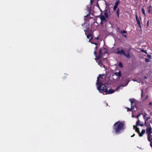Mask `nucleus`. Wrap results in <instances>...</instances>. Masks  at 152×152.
I'll return each mask as SVG.
<instances>
[{
    "instance_id": "43",
    "label": "nucleus",
    "mask_w": 152,
    "mask_h": 152,
    "mask_svg": "<svg viewBox=\"0 0 152 152\" xmlns=\"http://www.w3.org/2000/svg\"><path fill=\"white\" fill-rule=\"evenodd\" d=\"M123 36H124L125 37H126V35H125V34H124L123 35Z\"/></svg>"
},
{
    "instance_id": "41",
    "label": "nucleus",
    "mask_w": 152,
    "mask_h": 152,
    "mask_svg": "<svg viewBox=\"0 0 152 152\" xmlns=\"http://www.w3.org/2000/svg\"><path fill=\"white\" fill-rule=\"evenodd\" d=\"M93 0H91L90 2H91V3H93Z\"/></svg>"
},
{
    "instance_id": "21",
    "label": "nucleus",
    "mask_w": 152,
    "mask_h": 152,
    "mask_svg": "<svg viewBox=\"0 0 152 152\" xmlns=\"http://www.w3.org/2000/svg\"><path fill=\"white\" fill-rule=\"evenodd\" d=\"M119 4V0H118V1H117L115 3V6L117 7L118 5Z\"/></svg>"
},
{
    "instance_id": "9",
    "label": "nucleus",
    "mask_w": 152,
    "mask_h": 152,
    "mask_svg": "<svg viewBox=\"0 0 152 152\" xmlns=\"http://www.w3.org/2000/svg\"><path fill=\"white\" fill-rule=\"evenodd\" d=\"M129 80H128V81H127V83H126V84H125V85H120V86H119L118 87H117V88L115 89V91H117V90H118V89H119L121 87H124V86H127V85H128L129 82Z\"/></svg>"
},
{
    "instance_id": "8",
    "label": "nucleus",
    "mask_w": 152,
    "mask_h": 152,
    "mask_svg": "<svg viewBox=\"0 0 152 152\" xmlns=\"http://www.w3.org/2000/svg\"><path fill=\"white\" fill-rule=\"evenodd\" d=\"M135 17L136 21L137 22V24H138V26L139 27L141 28V23L140 22V20L138 18V15H135Z\"/></svg>"
},
{
    "instance_id": "19",
    "label": "nucleus",
    "mask_w": 152,
    "mask_h": 152,
    "mask_svg": "<svg viewBox=\"0 0 152 152\" xmlns=\"http://www.w3.org/2000/svg\"><path fill=\"white\" fill-rule=\"evenodd\" d=\"M119 8H118L116 11V14L118 18H119Z\"/></svg>"
},
{
    "instance_id": "6",
    "label": "nucleus",
    "mask_w": 152,
    "mask_h": 152,
    "mask_svg": "<svg viewBox=\"0 0 152 152\" xmlns=\"http://www.w3.org/2000/svg\"><path fill=\"white\" fill-rule=\"evenodd\" d=\"M148 116V115L146 113H144L143 117V118L145 119V125H146V122L148 121V120L150 119V118L149 117H147Z\"/></svg>"
},
{
    "instance_id": "32",
    "label": "nucleus",
    "mask_w": 152,
    "mask_h": 152,
    "mask_svg": "<svg viewBox=\"0 0 152 152\" xmlns=\"http://www.w3.org/2000/svg\"><path fill=\"white\" fill-rule=\"evenodd\" d=\"M147 56L148 58H150L151 59H152V58H151V56L150 55L148 54L147 55Z\"/></svg>"
},
{
    "instance_id": "20",
    "label": "nucleus",
    "mask_w": 152,
    "mask_h": 152,
    "mask_svg": "<svg viewBox=\"0 0 152 152\" xmlns=\"http://www.w3.org/2000/svg\"><path fill=\"white\" fill-rule=\"evenodd\" d=\"M141 11H142V13L143 14V15L145 16H146V15L145 13V10L143 8H142L141 9Z\"/></svg>"
},
{
    "instance_id": "35",
    "label": "nucleus",
    "mask_w": 152,
    "mask_h": 152,
    "mask_svg": "<svg viewBox=\"0 0 152 152\" xmlns=\"http://www.w3.org/2000/svg\"><path fill=\"white\" fill-rule=\"evenodd\" d=\"M91 43L92 44H94L96 45H98V44L96 42H91Z\"/></svg>"
},
{
    "instance_id": "1",
    "label": "nucleus",
    "mask_w": 152,
    "mask_h": 152,
    "mask_svg": "<svg viewBox=\"0 0 152 152\" xmlns=\"http://www.w3.org/2000/svg\"><path fill=\"white\" fill-rule=\"evenodd\" d=\"M104 75V74L99 75L97 78L96 85L97 86V89L99 92L103 94L105 93L106 94H112L114 92L115 90L112 89H110L108 91L107 88L109 87V86H109L108 84L102 83L101 81H100L99 78H102V76Z\"/></svg>"
},
{
    "instance_id": "37",
    "label": "nucleus",
    "mask_w": 152,
    "mask_h": 152,
    "mask_svg": "<svg viewBox=\"0 0 152 152\" xmlns=\"http://www.w3.org/2000/svg\"><path fill=\"white\" fill-rule=\"evenodd\" d=\"M152 7L151 5L150 6L148 7L147 8V9H150Z\"/></svg>"
},
{
    "instance_id": "29",
    "label": "nucleus",
    "mask_w": 152,
    "mask_h": 152,
    "mask_svg": "<svg viewBox=\"0 0 152 152\" xmlns=\"http://www.w3.org/2000/svg\"><path fill=\"white\" fill-rule=\"evenodd\" d=\"M121 34H123L124 33H126V31H125V30H123V31H121Z\"/></svg>"
},
{
    "instance_id": "24",
    "label": "nucleus",
    "mask_w": 152,
    "mask_h": 152,
    "mask_svg": "<svg viewBox=\"0 0 152 152\" xmlns=\"http://www.w3.org/2000/svg\"><path fill=\"white\" fill-rule=\"evenodd\" d=\"M98 64L101 66H102V65H103L102 63L101 60H99L98 62Z\"/></svg>"
},
{
    "instance_id": "42",
    "label": "nucleus",
    "mask_w": 152,
    "mask_h": 152,
    "mask_svg": "<svg viewBox=\"0 0 152 152\" xmlns=\"http://www.w3.org/2000/svg\"><path fill=\"white\" fill-rule=\"evenodd\" d=\"M133 80L134 82L137 81V80L135 79H133Z\"/></svg>"
},
{
    "instance_id": "16",
    "label": "nucleus",
    "mask_w": 152,
    "mask_h": 152,
    "mask_svg": "<svg viewBox=\"0 0 152 152\" xmlns=\"http://www.w3.org/2000/svg\"><path fill=\"white\" fill-rule=\"evenodd\" d=\"M85 34L86 35L87 38L89 39V37H92V35L90 33H88V34L86 33H85Z\"/></svg>"
},
{
    "instance_id": "28",
    "label": "nucleus",
    "mask_w": 152,
    "mask_h": 152,
    "mask_svg": "<svg viewBox=\"0 0 152 152\" xmlns=\"http://www.w3.org/2000/svg\"><path fill=\"white\" fill-rule=\"evenodd\" d=\"M148 95H146L145 98H143V100L145 101L148 98Z\"/></svg>"
},
{
    "instance_id": "3",
    "label": "nucleus",
    "mask_w": 152,
    "mask_h": 152,
    "mask_svg": "<svg viewBox=\"0 0 152 152\" xmlns=\"http://www.w3.org/2000/svg\"><path fill=\"white\" fill-rule=\"evenodd\" d=\"M119 48H117V50H118V51L116 53L117 54L124 55L125 57L128 58H131V56L130 54V48H129L127 50H126V53H125V51L123 49H121L120 51H119Z\"/></svg>"
},
{
    "instance_id": "34",
    "label": "nucleus",
    "mask_w": 152,
    "mask_h": 152,
    "mask_svg": "<svg viewBox=\"0 0 152 152\" xmlns=\"http://www.w3.org/2000/svg\"><path fill=\"white\" fill-rule=\"evenodd\" d=\"M143 90H141V97L142 98L143 96Z\"/></svg>"
},
{
    "instance_id": "22",
    "label": "nucleus",
    "mask_w": 152,
    "mask_h": 152,
    "mask_svg": "<svg viewBox=\"0 0 152 152\" xmlns=\"http://www.w3.org/2000/svg\"><path fill=\"white\" fill-rule=\"evenodd\" d=\"M135 131L137 132L139 134L140 133V132L139 131V129L138 128H137V127H136V128L135 129Z\"/></svg>"
},
{
    "instance_id": "33",
    "label": "nucleus",
    "mask_w": 152,
    "mask_h": 152,
    "mask_svg": "<svg viewBox=\"0 0 152 152\" xmlns=\"http://www.w3.org/2000/svg\"><path fill=\"white\" fill-rule=\"evenodd\" d=\"M148 14H150L151 13V11L150 9H148Z\"/></svg>"
},
{
    "instance_id": "31",
    "label": "nucleus",
    "mask_w": 152,
    "mask_h": 152,
    "mask_svg": "<svg viewBox=\"0 0 152 152\" xmlns=\"http://www.w3.org/2000/svg\"><path fill=\"white\" fill-rule=\"evenodd\" d=\"M92 38H93V37H91V38L90 39H89V42H90L91 43V42H92Z\"/></svg>"
},
{
    "instance_id": "12",
    "label": "nucleus",
    "mask_w": 152,
    "mask_h": 152,
    "mask_svg": "<svg viewBox=\"0 0 152 152\" xmlns=\"http://www.w3.org/2000/svg\"><path fill=\"white\" fill-rule=\"evenodd\" d=\"M91 31V30L89 28V25H88V26H86V29L84 30V31L85 33H86V32H89Z\"/></svg>"
},
{
    "instance_id": "14",
    "label": "nucleus",
    "mask_w": 152,
    "mask_h": 152,
    "mask_svg": "<svg viewBox=\"0 0 152 152\" xmlns=\"http://www.w3.org/2000/svg\"><path fill=\"white\" fill-rule=\"evenodd\" d=\"M108 12L107 10L104 11V15L105 17L107 18L108 17Z\"/></svg>"
},
{
    "instance_id": "2",
    "label": "nucleus",
    "mask_w": 152,
    "mask_h": 152,
    "mask_svg": "<svg viewBox=\"0 0 152 152\" xmlns=\"http://www.w3.org/2000/svg\"><path fill=\"white\" fill-rule=\"evenodd\" d=\"M125 129V124L124 121H118L115 122L113 126V132L117 134L121 133Z\"/></svg>"
},
{
    "instance_id": "17",
    "label": "nucleus",
    "mask_w": 152,
    "mask_h": 152,
    "mask_svg": "<svg viewBox=\"0 0 152 152\" xmlns=\"http://www.w3.org/2000/svg\"><path fill=\"white\" fill-rule=\"evenodd\" d=\"M129 100L131 102V106L132 107V104L134 103V101H135V99H129Z\"/></svg>"
},
{
    "instance_id": "30",
    "label": "nucleus",
    "mask_w": 152,
    "mask_h": 152,
    "mask_svg": "<svg viewBox=\"0 0 152 152\" xmlns=\"http://www.w3.org/2000/svg\"><path fill=\"white\" fill-rule=\"evenodd\" d=\"M117 7H117L114 6V7L113 8V10L114 11H115L116 10V9L117 8Z\"/></svg>"
},
{
    "instance_id": "40",
    "label": "nucleus",
    "mask_w": 152,
    "mask_h": 152,
    "mask_svg": "<svg viewBox=\"0 0 152 152\" xmlns=\"http://www.w3.org/2000/svg\"><path fill=\"white\" fill-rule=\"evenodd\" d=\"M89 15V14H88L87 15H86L85 16V17L86 18V17H88V15Z\"/></svg>"
},
{
    "instance_id": "4",
    "label": "nucleus",
    "mask_w": 152,
    "mask_h": 152,
    "mask_svg": "<svg viewBox=\"0 0 152 152\" xmlns=\"http://www.w3.org/2000/svg\"><path fill=\"white\" fill-rule=\"evenodd\" d=\"M107 53V50L106 48H101L99 51V54L98 56L95 59L96 60L99 59L101 58L103 54Z\"/></svg>"
},
{
    "instance_id": "7",
    "label": "nucleus",
    "mask_w": 152,
    "mask_h": 152,
    "mask_svg": "<svg viewBox=\"0 0 152 152\" xmlns=\"http://www.w3.org/2000/svg\"><path fill=\"white\" fill-rule=\"evenodd\" d=\"M113 75L116 76L117 78L118 79H120L122 76L121 71L120 70H119L118 72H115Z\"/></svg>"
},
{
    "instance_id": "44",
    "label": "nucleus",
    "mask_w": 152,
    "mask_h": 152,
    "mask_svg": "<svg viewBox=\"0 0 152 152\" xmlns=\"http://www.w3.org/2000/svg\"><path fill=\"white\" fill-rule=\"evenodd\" d=\"M140 116V115H138V116H137V117H139V116Z\"/></svg>"
},
{
    "instance_id": "23",
    "label": "nucleus",
    "mask_w": 152,
    "mask_h": 152,
    "mask_svg": "<svg viewBox=\"0 0 152 152\" xmlns=\"http://www.w3.org/2000/svg\"><path fill=\"white\" fill-rule=\"evenodd\" d=\"M118 66L121 68H122L123 67L122 64L121 62H119Z\"/></svg>"
},
{
    "instance_id": "45",
    "label": "nucleus",
    "mask_w": 152,
    "mask_h": 152,
    "mask_svg": "<svg viewBox=\"0 0 152 152\" xmlns=\"http://www.w3.org/2000/svg\"><path fill=\"white\" fill-rule=\"evenodd\" d=\"M96 39H98V37H97V38H96Z\"/></svg>"
},
{
    "instance_id": "18",
    "label": "nucleus",
    "mask_w": 152,
    "mask_h": 152,
    "mask_svg": "<svg viewBox=\"0 0 152 152\" xmlns=\"http://www.w3.org/2000/svg\"><path fill=\"white\" fill-rule=\"evenodd\" d=\"M148 141L150 142H152V138L150 136V135H148Z\"/></svg>"
},
{
    "instance_id": "47",
    "label": "nucleus",
    "mask_w": 152,
    "mask_h": 152,
    "mask_svg": "<svg viewBox=\"0 0 152 152\" xmlns=\"http://www.w3.org/2000/svg\"><path fill=\"white\" fill-rule=\"evenodd\" d=\"M145 77V78H146V77Z\"/></svg>"
},
{
    "instance_id": "38",
    "label": "nucleus",
    "mask_w": 152,
    "mask_h": 152,
    "mask_svg": "<svg viewBox=\"0 0 152 152\" xmlns=\"http://www.w3.org/2000/svg\"><path fill=\"white\" fill-rule=\"evenodd\" d=\"M137 126L136 125V126H133V128H134V129H135L136 128V127H137Z\"/></svg>"
},
{
    "instance_id": "27",
    "label": "nucleus",
    "mask_w": 152,
    "mask_h": 152,
    "mask_svg": "<svg viewBox=\"0 0 152 152\" xmlns=\"http://www.w3.org/2000/svg\"><path fill=\"white\" fill-rule=\"evenodd\" d=\"M145 62H146L147 63H148V62H149L150 61V60L149 59H148L147 58H146L145 59Z\"/></svg>"
},
{
    "instance_id": "10",
    "label": "nucleus",
    "mask_w": 152,
    "mask_h": 152,
    "mask_svg": "<svg viewBox=\"0 0 152 152\" xmlns=\"http://www.w3.org/2000/svg\"><path fill=\"white\" fill-rule=\"evenodd\" d=\"M100 18L101 20V24H102V22L104 21H106L105 18L103 15H101L100 17Z\"/></svg>"
},
{
    "instance_id": "15",
    "label": "nucleus",
    "mask_w": 152,
    "mask_h": 152,
    "mask_svg": "<svg viewBox=\"0 0 152 152\" xmlns=\"http://www.w3.org/2000/svg\"><path fill=\"white\" fill-rule=\"evenodd\" d=\"M98 47L97 46H96L95 48V51L94 52V54L96 58L98 56L97 55V54L96 52V50H97V48Z\"/></svg>"
},
{
    "instance_id": "11",
    "label": "nucleus",
    "mask_w": 152,
    "mask_h": 152,
    "mask_svg": "<svg viewBox=\"0 0 152 152\" xmlns=\"http://www.w3.org/2000/svg\"><path fill=\"white\" fill-rule=\"evenodd\" d=\"M140 121L139 120H138L137 121V122H136V125L137 126H142L145 125V124H140Z\"/></svg>"
},
{
    "instance_id": "5",
    "label": "nucleus",
    "mask_w": 152,
    "mask_h": 152,
    "mask_svg": "<svg viewBox=\"0 0 152 152\" xmlns=\"http://www.w3.org/2000/svg\"><path fill=\"white\" fill-rule=\"evenodd\" d=\"M145 126H146L147 128L146 129V133L148 135H151L152 133V128L150 125H147V124Z\"/></svg>"
},
{
    "instance_id": "46",
    "label": "nucleus",
    "mask_w": 152,
    "mask_h": 152,
    "mask_svg": "<svg viewBox=\"0 0 152 152\" xmlns=\"http://www.w3.org/2000/svg\"><path fill=\"white\" fill-rule=\"evenodd\" d=\"M140 20H141V17H140Z\"/></svg>"
},
{
    "instance_id": "39",
    "label": "nucleus",
    "mask_w": 152,
    "mask_h": 152,
    "mask_svg": "<svg viewBox=\"0 0 152 152\" xmlns=\"http://www.w3.org/2000/svg\"><path fill=\"white\" fill-rule=\"evenodd\" d=\"M135 135V134H134L132 135L131 136V137H134Z\"/></svg>"
},
{
    "instance_id": "25",
    "label": "nucleus",
    "mask_w": 152,
    "mask_h": 152,
    "mask_svg": "<svg viewBox=\"0 0 152 152\" xmlns=\"http://www.w3.org/2000/svg\"><path fill=\"white\" fill-rule=\"evenodd\" d=\"M126 109H127V111H131L133 109V107L132 106L131 108H129L127 107Z\"/></svg>"
},
{
    "instance_id": "13",
    "label": "nucleus",
    "mask_w": 152,
    "mask_h": 152,
    "mask_svg": "<svg viewBox=\"0 0 152 152\" xmlns=\"http://www.w3.org/2000/svg\"><path fill=\"white\" fill-rule=\"evenodd\" d=\"M145 132V129H142V131L139 134V135L140 137H142L143 135V134H144Z\"/></svg>"
},
{
    "instance_id": "26",
    "label": "nucleus",
    "mask_w": 152,
    "mask_h": 152,
    "mask_svg": "<svg viewBox=\"0 0 152 152\" xmlns=\"http://www.w3.org/2000/svg\"><path fill=\"white\" fill-rule=\"evenodd\" d=\"M141 52H144V53H145L146 54H148L147 50H145L142 49L141 50Z\"/></svg>"
},
{
    "instance_id": "36",
    "label": "nucleus",
    "mask_w": 152,
    "mask_h": 152,
    "mask_svg": "<svg viewBox=\"0 0 152 152\" xmlns=\"http://www.w3.org/2000/svg\"><path fill=\"white\" fill-rule=\"evenodd\" d=\"M149 20H148L147 22V26H149Z\"/></svg>"
}]
</instances>
